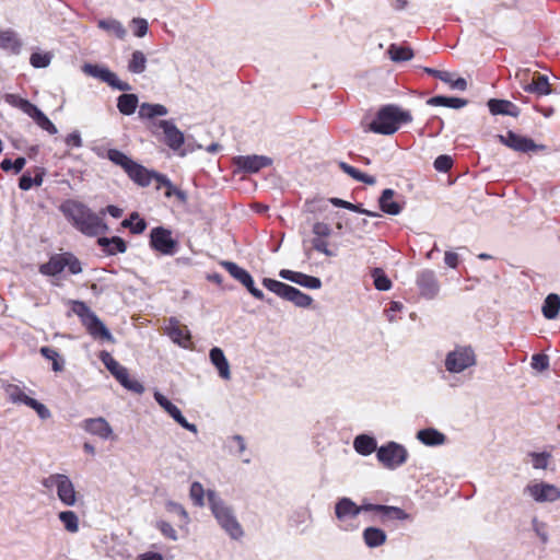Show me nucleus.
Here are the masks:
<instances>
[{"label": "nucleus", "instance_id": "nucleus-33", "mask_svg": "<svg viewBox=\"0 0 560 560\" xmlns=\"http://www.w3.org/2000/svg\"><path fill=\"white\" fill-rule=\"evenodd\" d=\"M138 106V96L131 93H124L117 98V108L122 115H132Z\"/></svg>", "mask_w": 560, "mask_h": 560}, {"label": "nucleus", "instance_id": "nucleus-9", "mask_svg": "<svg viewBox=\"0 0 560 560\" xmlns=\"http://www.w3.org/2000/svg\"><path fill=\"white\" fill-rule=\"evenodd\" d=\"M149 244L154 252L165 256L174 255L178 247L177 241L172 236V231L164 226L151 230Z\"/></svg>", "mask_w": 560, "mask_h": 560}, {"label": "nucleus", "instance_id": "nucleus-57", "mask_svg": "<svg viewBox=\"0 0 560 560\" xmlns=\"http://www.w3.org/2000/svg\"><path fill=\"white\" fill-rule=\"evenodd\" d=\"M156 528L162 533L165 538L171 540H177V532L175 528L166 521L156 522Z\"/></svg>", "mask_w": 560, "mask_h": 560}, {"label": "nucleus", "instance_id": "nucleus-38", "mask_svg": "<svg viewBox=\"0 0 560 560\" xmlns=\"http://www.w3.org/2000/svg\"><path fill=\"white\" fill-rule=\"evenodd\" d=\"M45 176V168L37 167L34 177H31L30 173L23 174L19 179V187L22 190H30L33 186H40Z\"/></svg>", "mask_w": 560, "mask_h": 560}, {"label": "nucleus", "instance_id": "nucleus-62", "mask_svg": "<svg viewBox=\"0 0 560 560\" xmlns=\"http://www.w3.org/2000/svg\"><path fill=\"white\" fill-rule=\"evenodd\" d=\"M548 364V358L545 354H534L532 358V365L534 369L546 370Z\"/></svg>", "mask_w": 560, "mask_h": 560}, {"label": "nucleus", "instance_id": "nucleus-20", "mask_svg": "<svg viewBox=\"0 0 560 560\" xmlns=\"http://www.w3.org/2000/svg\"><path fill=\"white\" fill-rule=\"evenodd\" d=\"M279 276L282 279L292 281L294 283H298V284L308 288V289H319L322 285V281L319 278L308 276V275L298 272V271H292L289 269L280 270Z\"/></svg>", "mask_w": 560, "mask_h": 560}, {"label": "nucleus", "instance_id": "nucleus-54", "mask_svg": "<svg viewBox=\"0 0 560 560\" xmlns=\"http://www.w3.org/2000/svg\"><path fill=\"white\" fill-rule=\"evenodd\" d=\"M189 494L196 505H203L205 490L200 482L195 481L191 483Z\"/></svg>", "mask_w": 560, "mask_h": 560}, {"label": "nucleus", "instance_id": "nucleus-30", "mask_svg": "<svg viewBox=\"0 0 560 560\" xmlns=\"http://www.w3.org/2000/svg\"><path fill=\"white\" fill-rule=\"evenodd\" d=\"M210 360L218 369L220 376L224 380H229L231 376L230 365L223 351L218 347L212 348L210 350Z\"/></svg>", "mask_w": 560, "mask_h": 560}, {"label": "nucleus", "instance_id": "nucleus-49", "mask_svg": "<svg viewBox=\"0 0 560 560\" xmlns=\"http://www.w3.org/2000/svg\"><path fill=\"white\" fill-rule=\"evenodd\" d=\"M58 517L69 533H77L79 530V517L73 511H62Z\"/></svg>", "mask_w": 560, "mask_h": 560}, {"label": "nucleus", "instance_id": "nucleus-23", "mask_svg": "<svg viewBox=\"0 0 560 560\" xmlns=\"http://www.w3.org/2000/svg\"><path fill=\"white\" fill-rule=\"evenodd\" d=\"M97 245L102 247L103 253L107 256L124 254L127 250V243L119 236L98 237Z\"/></svg>", "mask_w": 560, "mask_h": 560}, {"label": "nucleus", "instance_id": "nucleus-28", "mask_svg": "<svg viewBox=\"0 0 560 560\" xmlns=\"http://www.w3.org/2000/svg\"><path fill=\"white\" fill-rule=\"evenodd\" d=\"M0 48L18 55L21 51L22 43L14 31L5 30L0 32Z\"/></svg>", "mask_w": 560, "mask_h": 560}, {"label": "nucleus", "instance_id": "nucleus-41", "mask_svg": "<svg viewBox=\"0 0 560 560\" xmlns=\"http://www.w3.org/2000/svg\"><path fill=\"white\" fill-rule=\"evenodd\" d=\"M124 229H129L132 234H141L147 229V222L138 212H132L128 219L121 221Z\"/></svg>", "mask_w": 560, "mask_h": 560}, {"label": "nucleus", "instance_id": "nucleus-11", "mask_svg": "<svg viewBox=\"0 0 560 560\" xmlns=\"http://www.w3.org/2000/svg\"><path fill=\"white\" fill-rule=\"evenodd\" d=\"M526 491L537 502H555L560 499V490L556 486L546 482L528 485Z\"/></svg>", "mask_w": 560, "mask_h": 560}, {"label": "nucleus", "instance_id": "nucleus-10", "mask_svg": "<svg viewBox=\"0 0 560 560\" xmlns=\"http://www.w3.org/2000/svg\"><path fill=\"white\" fill-rule=\"evenodd\" d=\"M499 140L508 148L522 153L545 149L544 144H536L533 139L517 135L512 130L508 131L505 136H499Z\"/></svg>", "mask_w": 560, "mask_h": 560}, {"label": "nucleus", "instance_id": "nucleus-48", "mask_svg": "<svg viewBox=\"0 0 560 560\" xmlns=\"http://www.w3.org/2000/svg\"><path fill=\"white\" fill-rule=\"evenodd\" d=\"M220 264L234 279L240 281L242 284L250 277L248 271L238 267L235 262L224 260Z\"/></svg>", "mask_w": 560, "mask_h": 560}, {"label": "nucleus", "instance_id": "nucleus-1", "mask_svg": "<svg viewBox=\"0 0 560 560\" xmlns=\"http://www.w3.org/2000/svg\"><path fill=\"white\" fill-rule=\"evenodd\" d=\"M60 211L78 231L86 236H97L108 230L103 217L92 211L83 202L66 200L60 206Z\"/></svg>", "mask_w": 560, "mask_h": 560}, {"label": "nucleus", "instance_id": "nucleus-17", "mask_svg": "<svg viewBox=\"0 0 560 560\" xmlns=\"http://www.w3.org/2000/svg\"><path fill=\"white\" fill-rule=\"evenodd\" d=\"M57 495L59 500L68 506H72L77 502V492L74 486L68 476L57 474Z\"/></svg>", "mask_w": 560, "mask_h": 560}, {"label": "nucleus", "instance_id": "nucleus-40", "mask_svg": "<svg viewBox=\"0 0 560 560\" xmlns=\"http://www.w3.org/2000/svg\"><path fill=\"white\" fill-rule=\"evenodd\" d=\"M97 26L119 39H122L126 36L125 27L117 20H114V19L100 20L97 22Z\"/></svg>", "mask_w": 560, "mask_h": 560}, {"label": "nucleus", "instance_id": "nucleus-14", "mask_svg": "<svg viewBox=\"0 0 560 560\" xmlns=\"http://www.w3.org/2000/svg\"><path fill=\"white\" fill-rule=\"evenodd\" d=\"M107 370L125 388L136 394H142L144 392L143 385L137 380L130 378L128 370L120 365L119 362L115 361L107 368Z\"/></svg>", "mask_w": 560, "mask_h": 560}, {"label": "nucleus", "instance_id": "nucleus-29", "mask_svg": "<svg viewBox=\"0 0 560 560\" xmlns=\"http://www.w3.org/2000/svg\"><path fill=\"white\" fill-rule=\"evenodd\" d=\"M394 195L395 191L390 188H387L383 190L378 199L381 210L390 215H397L401 211L400 205L393 200Z\"/></svg>", "mask_w": 560, "mask_h": 560}, {"label": "nucleus", "instance_id": "nucleus-22", "mask_svg": "<svg viewBox=\"0 0 560 560\" xmlns=\"http://www.w3.org/2000/svg\"><path fill=\"white\" fill-rule=\"evenodd\" d=\"M126 173L132 182L141 187L149 186L154 180L156 174V172L148 170L136 161Z\"/></svg>", "mask_w": 560, "mask_h": 560}, {"label": "nucleus", "instance_id": "nucleus-63", "mask_svg": "<svg viewBox=\"0 0 560 560\" xmlns=\"http://www.w3.org/2000/svg\"><path fill=\"white\" fill-rule=\"evenodd\" d=\"M65 142L70 148H80V147H82V139H81V136H80L79 131H73V132L69 133L66 137Z\"/></svg>", "mask_w": 560, "mask_h": 560}, {"label": "nucleus", "instance_id": "nucleus-52", "mask_svg": "<svg viewBox=\"0 0 560 560\" xmlns=\"http://www.w3.org/2000/svg\"><path fill=\"white\" fill-rule=\"evenodd\" d=\"M312 245L316 252L322 253L328 257L336 255V252L329 248L327 238L313 237Z\"/></svg>", "mask_w": 560, "mask_h": 560}, {"label": "nucleus", "instance_id": "nucleus-53", "mask_svg": "<svg viewBox=\"0 0 560 560\" xmlns=\"http://www.w3.org/2000/svg\"><path fill=\"white\" fill-rule=\"evenodd\" d=\"M71 310L80 318L81 323H83L88 317L91 316V314L94 313L82 301H73Z\"/></svg>", "mask_w": 560, "mask_h": 560}, {"label": "nucleus", "instance_id": "nucleus-35", "mask_svg": "<svg viewBox=\"0 0 560 560\" xmlns=\"http://www.w3.org/2000/svg\"><path fill=\"white\" fill-rule=\"evenodd\" d=\"M431 106H444L450 108H462L467 105L468 101L460 97H448V96H433L427 102Z\"/></svg>", "mask_w": 560, "mask_h": 560}, {"label": "nucleus", "instance_id": "nucleus-5", "mask_svg": "<svg viewBox=\"0 0 560 560\" xmlns=\"http://www.w3.org/2000/svg\"><path fill=\"white\" fill-rule=\"evenodd\" d=\"M262 285L281 299L290 301L299 307H308L313 302V299L308 294L278 280L264 278Z\"/></svg>", "mask_w": 560, "mask_h": 560}, {"label": "nucleus", "instance_id": "nucleus-55", "mask_svg": "<svg viewBox=\"0 0 560 560\" xmlns=\"http://www.w3.org/2000/svg\"><path fill=\"white\" fill-rule=\"evenodd\" d=\"M529 455L533 458V466L536 469H546L548 466V462L551 457V454L547 453V452H542V453L533 452Z\"/></svg>", "mask_w": 560, "mask_h": 560}, {"label": "nucleus", "instance_id": "nucleus-19", "mask_svg": "<svg viewBox=\"0 0 560 560\" xmlns=\"http://www.w3.org/2000/svg\"><path fill=\"white\" fill-rule=\"evenodd\" d=\"M82 325L85 327L86 331L94 338L100 340L112 341L113 336L104 325V323L97 317L95 313L91 314Z\"/></svg>", "mask_w": 560, "mask_h": 560}, {"label": "nucleus", "instance_id": "nucleus-3", "mask_svg": "<svg viewBox=\"0 0 560 560\" xmlns=\"http://www.w3.org/2000/svg\"><path fill=\"white\" fill-rule=\"evenodd\" d=\"M68 269L70 275H79L82 272V264L79 258L71 252L54 254L49 260L39 266V272L44 276L55 277Z\"/></svg>", "mask_w": 560, "mask_h": 560}, {"label": "nucleus", "instance_id": "nucleus-18", "mask_svg": "<svg viewBox=\"0 0 560 560\" xmlns=\"http://www.w3.org/2000/svg\"><path fill=\"white\" fill-rule=\"evenodd\" d=\"M86 69H89V72L93 74L94 77L100 78L102 81L106 82L108 85H110L114 89H117L119 91H130L131 86L129 83L120 81L116 73L112 72L108 69L105 68H98L96 66H86Z\"/></svg>", "mask_w": 560, "mask_h": 560}, {"label": "nucleus", "instance_id": "nucleus-56", "mask_svg": "<svg viewBox=\"0 0 560 560\" xmlns=\"http://www.w3.org/2000/svg\"><path fill=\"white\" fill-rule=\"evenodd\" d=\"M49 54L34 52L31 55L30 62L34 68H46L50 63Z\"/></svg>", "mask_w": 560, "mask_h": 560}, {"label": "nucleus", "instance_id": "nucleus-60", "mask_svg": "<svg viewBox=\"0 0 560 560\" xmlns=\"http://www.w3.org/2000/svg\"><path fill=\"white\" fill-rule=\"evenodd\" d=\"M133 35L137 37H143L149 28L148 22L141 18H135L131 22Z\"/></svg>", "mask_w": 560, "mask_h": 560}, {"label": "nucleus", "instance_id": "nucleus-32", "mask_svg": "<svg viewBox=\"0 0 560 560\" xmlns=\"http://www.w3.org/2000/svg\"><path fill=\"white\" fill-rule=\"evenodd\" d=\"M363 539L368 547L375 548L385 544L386 534L377 527H368L363 530Z\"/></svg>", "mask_w": 560, "mask_h": 560}, {"label": "nucleus", "instance_id": "nucleus-58", "mask_svg": "<svg viewBox=\"0 0 560 560\" xmlns=\"http://www.w3.org/2000/svg\"><path fill=\"white\" fill-rule=\"evenodd\" d=\"M453 166V159L450 155H439L434 161V168L439 172L446 173Z\"/></svg>", "mask_w": 560, "mask_h": 560}, {"label": "nucleus", "instance_id": "nucleus-36", "mask_svg": "<svg viewBox=\"0 0 560 560\" xmlns=\"http://www.w3.org/2000/svg\"><path fill=\"white\" fill-rule=\"evenodd\" d=\"M353 446L359 454L364 456L377 451L375 439L365 434L358 435L354 439Z\"/></svg>", "mask_w": 560, "mask_h": 560}, {"label": "nucleus", "instance_id": "nucleus-44", "mask_svg": "<svg viewBox=\"0 0 560 560\" xmlns=\"http://www.w3.org/2000/svg\"><path fill=\"white\" fill-rule=\"evenodd\" d=\"M388 55L393 61H408L413 57V51L409 47L392 44Z\"/></svg>", "mask_w": 560, "mask_h": 560}, {"label": "nucleus", "instance_id": "nucleus-13", "mask_svg": "<svg viewBox=\"0 0 560 560\" xmlns=\"http://www.w3.org/2000/svg\"><path fill=\"white\" fill-rule=\"evenodd\" d=\"M167 336L183 348H189L191 345V336L186 325L182 324L177 318L171 317L166 326Z\"/></svg>", "mask_w": 560, "mask_h": 560}, {"label": "nucleus", "instance_id": "nucleus-12", "mask_svg": "<svg viewBox=\"0 0 560 560\" xmlns=\"http://www.w3.org/2000/svg\"><path fill=\"white\" fill-rule=\"evenodd\" d=\"M234 164L246 173H257L272 164V160L265 155H238L234 158Z\"/></svg>", "mask_w": 560, "mask_h": 560}, {"label": "nucleus", "instance_id": "nucleus-37", "mask_svg": "<svg viewBox=\"0 0 560 560\" xmlns=\"http://www.w3.org/2000/svg\"><path fill=\"white\" fill-rule=\"evenodd\" d=\"M39 353L45 359L51 361L54 372H62L65 370V360L56 349L44 346L39 349Z\"/></svg>", "mask_w": 560, "mask_h": 560}, {"label": "nucleus", "instance_id": "nucleus-43", "mask_svg": "<svg viewBox=\"0 0 560 560\" xmlns=\"http://www.w3.org/2000/svg\"><path fill=\"white\" fill-rule=\"evenodd\" d=\"M167 108L161 104H149L143 103L139 109V116L141 118L151 119L155 116H165L167 114Z\"/></svg>", "mask_w": 560, "mask_h": 560}, {"label": "nucleus", "instance_id": "nucleus-47", "mask_svg": "<svg viewBox=\"0 0 560 560\" xmlns=\"http://www.w3.org/2000/svg\"><path fill=\"white\" fill-rule=\"evenodd\" d=\"M147 67V57L140 51L136 50L131 55V59L128 62V70L131 73H142Z\"/></svg>", "mask_w": 560, "mask_h": 560}, {"label": "nucleus", "instance_id": "nucleus-27", "mask_svg": "<svg viewBox=\"0 0 560 560\" xmlns=\"http://www.w3.org/2000/svg\"><path fill=\"white\" fill-rule=\"evenodd\" d=\"M422 295L433 298L439 291V284L432 271H423L417 279Z\"/></svg>", "mask_w": 560, "mask_h": 560}, {"label": "nucleus", "instance_id": "nucleus-8", "mask_svg": "<svg viewBox=\"0 0 560 560\" xmlns=\"http://www.w3.org/2000/svg\"><path fill=\"white\" fill-rule=\"evenodd\" d=\"M376 457L385 468L395 469L406 463L408 452L402 445L396 442H388L377 448Z\"/></svg>", "mask_w": 560, "mask_h": 560}, {"label": "nucleus", "instance_id": "nucleus-64", "mask_svg": "<svg viewBox=\"0 0 560 560\" xmlns=\"http://www.w3.org/2000/svg\"><path fill=\"white\" fill-rule=\"evenodd\" d=\"M164 195L167 198H171L172 196H176L180 201L186 200V194L183 190L176 188L173 184L168 185L165 188Z\"/></svg>", "mask_w": 560, "mask_h": 560}, {"label": "nucleus", "instance_id": "nucleus-15", "mask_svg": "<svg viewBox=\"0 0 560 560\" xmlns=\"http://www.w3.org/2000/svg\"><path fill=\"white\" fill-rule=\"evenodd\" d=\"M154 398L156 402L184 429L197 433V427L192 423H189L185 417L182 415L180 410L170 401L164 395L160 393L154 394Z\"/></svg>", "mask_w": 560, "mask_h": 560}, {"label": "nucleus", "instance_id": "nucleus-51", "mask_svg": "<svg viewBox=\"0 0 560 560\" xmlns=\"http://www.w3.org/2000/svg\"><path fill=\"white\" fill-rule=\"evenodd\" d=\"M440 80L455 90L465 91L467 89V82L464 78L454 79V74L448 71H444Z\"/></svg>", "mask_w": 560, "mask_h": 560}, {"label": "nucleus", "instance_id": "nucleus-2", "mask_svg": "<svg viewBox=\"0 0 560 560\" xmlns=\"http://www.w3.org/2000/svg\"><path fill=\"white\" fill-rule=\"evenodd\" d=\"M412 119L409 112L402 110L396 105L383 106L370 124V130L380 135H393L402 124Z\"/></svg>", "mask_w": 560, "mask_h": 560}, {"label": "nucleus", "instance_id": "nucleus-26", "mask_svg": "<svg viewBox=\"0 0 560 560\" xmlns=\"http://www.w3.org/2000/svg\"><path fill=\"white\" fill-rule=\"evenodd\" d=\"M488 108L492 115H508L512 117L520 115V108L506 100L490 98L488 101Z\"/></svg>", "mask_w": 560, "mask_h": 560}, {"label": "nucleus", "instance_id": "nucleus-21", "mask_svg": "<svg viewBox=\"0 0 560 560\" xmlns=\"http://www.w3.org/2000/svg\"><path fill=\"white\" fill-rule=\"evenodd\" d=\"M82 427L86 432L97 435L103 440L109 439L113 434L109 423L102 417L86 419L83 421Z\"/></svg>", "mask_w": 560, "mask_h": 560}, {"label": "nucleus", "instance_id": "nucleus-39", "mask_svg": "<svg viewBox=\"0 0 560 560\" xmlns=\"http://www.w3.org/2000/svg\"><path fill=\"white\" fill-rule=\"evenodd\" d=\"M560 312V296L558 294H549L542 305V314L547 319H553Z\"/></svg>", "mask_w": 560, "mask_h": 560}, {"label": "nucleus", "instance_id": "nucleus-61", "mask_svg": "<svg viewBox=\"0 0 560 560\" xmlns=\"http://www.w3.org/2000/svg\"><path fill=\"white\" fill-rule=\"evenodd\" d=\"M243 285L249 291V293L257 300L264 301L265 294L261 290L255 287L252 276L243 283Z\"/></svg>", "mask_w": 560, "mask_h": 560}, {"label": "nucleus", "instance_id": "nucleus-45", "mask_svg": "<svg viewBox=\"0 0 560 560\" xmlns=\"http://www.w3.org/2000/svg\"><path fill=\"white\" fill-rule=\"evenodd\" d=\"M381 522L385 523L387 520H405L407 518L406 512L397 506L382 505L380 509Z\"/></svg>", "mask_w": 560, "mask_h": 560}, {"label": "nucleus", "instance_id": "nucleus-24", "mask_svg": "<svg viewBox=\"0 0 560 560\" xmlns=\"http://www.w3.org/2000/svg\"><path fill=\"white\" fill-rule=\"evenodd\" d=\"M335 514L340 522H343L357 517L360 514V509L351 499L341 498L335 505Z\"/></svg>", "mask_w": 560, "mask_h": 560}, {"label": "nucleus", "instance_id": "nucleus-42", "mask_svg": "<svg viewBox=\"0 0 560 560\" xmlns=\"http://www.w3.org/2000/svg\"><path fill=\"white\" fill-rule=\"evenodd\" d=\"M106 158L115 165L120 166L125 172H127L135 162L132 159L117 149L107 150Z\"/></svg>", "mask_w": 560, "mask_h": 560}, {"label": "nucleus", "instance_id": "nucleus-34", "mask_svg": "<svg viewBox=\"0 0 560 560\" xmlns=\"http://www.w3.org/2000/svg\"><path fill=\"white\" fill-rule=\"evenodd\" d=\"M339 168L349 175L351 178L355 179L357 182L364 183L366 185H374L376 183V179L374 176H371L369 174L362 173L358 168L351 166L350 164L346 162H339L338 163Z\"/></svg>", "mask_w": 560, "mask_h": 560}, {"label": "nucleus", "instance_id": "nucleus-50", "mask_svg": "<svg viewBox=\"0 0 560 560\" xmlns=\"http://www.w3.org/2000/svg\"><path fill=\"white\" fill-rule=\"evenodd\" d=\"M372 277L374 279V287L380 291H387L393 285L390 279L381 268L373 269Z\"/></svg>", "mask_w": 560, "mask_h": 560}, {"label": "nucleus", "instance_id": "nucleus-16", "mask_svg": "<svg viewBox=\"0 0 560 560\" xmlns=\"http://www.w3.org/2000/svg\"><path fill=\"white\" fill-rule=\"evenodd\" d=\"M158 127L163 130L164 142L172 150H178L184 144V133L171 120H160Z\"/></svg>", "mask_w": 560, "mask_h": 560}, {"label": "nucleus", "instance_id": "nucleus-46", "mask_svg": "<svg viewBox=\"0 0 560 560\" xmlns=\"http://www.w3.org/2000/svg\"><path fill=\"white\" fill-rule=\"evenodd\" d=\"M331 203L334 206H336V207H340V208L350 210L352 212L365 214V215H369V217H372V218H375V217L378 215L376 212H373V211L364 209L361 203H357L355 205V203H351L349 201H346V200H342V199H339V198L331 199Z\"/></svg>", "mask_w": 560, "mask_h": 560}, {"label": "nucleus", "instance_id": "nucleus-6", "mask_svg": "<svg viewBox=\"0 0 560 560\" xmlns=\"http://www.w3.org/2000/svg\"><path fill=\"white\" fill-rule=\"evenodd\" d=\"M209 501L212 513L221 527L234 539L242 537L244 534L243 528L230 508L225 506L221 501H217L213 493H209Z\"/></svg>", "mask_w": 560, "mask_h": 560}, {"label": "nucleus", "instance_id": "nucleus-59", "mask_svg": "<svg viewBox=\"0 0 560 560\" xmlns=\"http://www.w3.org/2000/svg\"><path fill=\"white\" fill-rule=\"evenodd\" d=\"M312 231H313L314 237H319V238H328L332 233L331 226L325 222H316L313 225Z\"/></svg>", "mask_w": 560, "mask_h": 560}, {"label": "nucleus", "instance_id": "nucleus-7", "mask_svg": "<svg viewBox=\"0 0 560 560\" xmlns=\"http://www.w3.org/2000/svg\"><path fill=\"white\" fill-rule=\"evenodd\" d=\"M475 364L476 354L470 346L456 347L445 359V368L451 373H460Z\"/></svg>", "mask_w": 560, "mask_h": 560}, {"label": "nucleus", "instance_id": "nucleus-31", "mask_svg": "<svg viewBox=\"0 0 560 560\" xmlns=\"http://www.w3.org/2000/svg\"><path fill=\"white\" fill-rule=\"evenodd\" d=\"M417 439L428 446H436L445 442V435L433 428L418 431Z\"/></svg>", "mask_w": 560, "mask_h": 560}, {"label": "nucleus", "instance_id": "nucleus-25", "mask_svg": "<svg viewBox=\"0 0 560 560\" xmlns=\"http://www.w3.org/2000/svg\"><path fill=\"white\" fill-rule=\"evenodd\" d=\"M525 92L537 95H549L552 90L548 77L539 72H535L530 83L523 85Z\"/></svg>", "mask_w": 560, "mask_h": 560}, {"label": "nucleus", "instance_id": "nucleus-4", "mask_svg": "<svg viewBox=\"0 0 560 560\" xmlns=\"http://www.w3.org/2000/svg\"><path fill=\"white\" fill-rule=\"evenodd\" d=\"M5 100L10 105L21 109L24 114L31 117L39 128L47 131L49 135H56L58 132L57 127L51 122V120L28 100L15 94H8Z\"/></svg>", "mask_w": 560, "mask_h": 560}]
</instances>
